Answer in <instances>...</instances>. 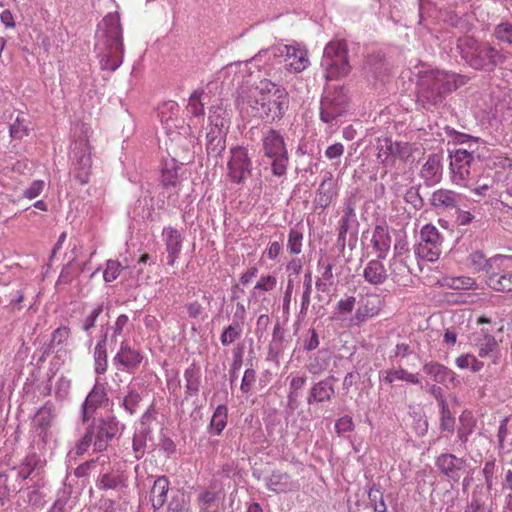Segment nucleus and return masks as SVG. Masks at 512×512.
I'll return each mask as SVG.
<instances>
[{"label": "nucleus", "instance_id": "0e129e2a", "mask_svg": "<svg viewBox=\"0 0 512 512\" xmlns=\"http://www.w3.org/2000/svg\"><path fill=\"white\" fill-rule=\"evenodd\" d=\"M200 512H207L212 503L216 500V494L212 491H205L199 495Z\"/></svg>", "mask_w": 512, "mask_h": 512}, {"label": "nucleus", "instance_id": "37998d69", "mask_svg": "<svg viewBox=\"0 0 512 512\" xmlns=\"http://www.w3.org/2000/svg\"><path fill=\"white\" fill-rule=\"evenodd\" d=\"M123 483L119 474L105 473L97 481V487L102 490L115 489Z\"/></svg>", "mask_w": 512, "mask_h": 512}, {"label": "nucleus", "instance_id": "bb28decb", "mask_svg": "<svg viewBox=\"0 0 512 512\" xmlns=\"http://www.w3.org/2000/svg\"><path fill=\"white\" fill-rule=\"evenodd\" d=\"M170 482L166 476L158 477L150 493V501L154 509H160L167 500Z\"/></svg>", "mask_w": 512, "mask_h": 512}, {"label": "nucleus", "instance_id": "393cba45", "mask_svg": "<svg viewBox=\"0 0 512 512\" xmlns=\"http://www.w3.org/2000/svg\"><path fill=\"white\" fill-rule=\"evenodd\" d=\"M371 244L377 252V257L379 259H385L391 246V236L388 228L376 226L372 234Z\"/></svg>", "mask_w": 512, "mask_h": 512}, {"label": "nucleus", "instance_id": "ea45409f", "mask_svg": "<svg viewBox=\"0 0 512 512\" xmlns=\"http://www.w3.org/2000/svg\"><path fill=\"white\" fill-rule=\"evenodd\" d=\"M161 183L166 188L177 187L179 184V175L178 168L175 164L171 166L165 165L161 173Z\"/></svg>", "mask_w": 512, "mask_h": 512}, {"label": "nucleus", "instance_id": "c03bdc74", "mask_svg": "<svg viewBox=\"0 0 512 512\" xmlns=\"http://www.w3.org/2000/svg\"><path fill=\"white\" fill-rule=\"evenodd\" d=\"M442 245H427V244H419L418 254L423 259H426L430 262H435L439 259L442 253Z\"/></svg>", "mask_w": 512, "mask_h": 512}, {"label": "nucleus", "instance_id": "338daca9", "mask_svg": "<svg viewBox=\"0 0 512 512\" xmlns=\"http://www.w3.org/2000/svg\"><path fill=\"white\" fill-rule=\"evenodd\" d=\"M45 186L44 181L42 180H36L34 181L28 189L25 190L24 196L28 199H34L38 197L41 192L43 191Z\"/></svg>", "mask_w": 512, "mask_h": 512}, {"label": "nucleus", "instance_id": "4be33fe9", "mask_svg": "<svg viewBox=\"0 0 512 512\" xmlns=\"http://www.w3.org/2000/svg\"><path fill=\"white\" fill-rule=\"evenodd\" d=\"M423 371L433 381L438 382L440 384L446 385L448 383H451L454 387L459 384V381L456 379V374L451 369L440 363H426L423 366Z\"/></svg>", "mask_w": 512, "mask_h": 512}, {"label": "nucleus", "instance_id": "c756f323", "mask_svg": "<svg viewBox=\"0 0 512 512\" xmlns=\"http://www.w3.org/2000/svg\"><path fill=\"white\" fill-rule=\"evenodd\" d=\"M334 196L335 192L331 182L327 180L322 181L314 199L315 207L320 209L327 208L332 203Z\"/></svg>", "mask_w": 512, "mask_h": 512}, {"label": "nucleus", "instance_id": "72a5a7b5", "mask_svg": "<svg viewBox=\"0 0 512 512\" xmlns=\"http://www.w3.org/2000/svg\"><path fill=\"white\" fill-rule=\"evenodd\" d=\"M443 285L454 290H469L476 287V281L468 276L445 277Z\"/></svg>", "mask_w": 512, "mask_h": 512}, {"label": "nucleus", "instance_id": "13d9d810", "mask_svg": "<svg viewBox=\"0 0 512 512\" xmlns=\"http://www.w3.org/2000/svg\"><path fill=\"white\" fill-rule=\"evenodd\" d=\"M502 490L506 493V505L512 510V469H508L502 480Z\"/></svg>", "mask_w": 512, "mask_h": 512}, {"label": "nucleus", "instance_id": "09e8293b", "mask_svg": "<svg viewBox=\"0 0 512 512\" xmlns=\"http://www.w3.org/2000/svg\"><path fill=\"white\" fill-rule=\"evenodd\" d=\"M242 329L239 323H233L229 325L221 334L220 341L223 345H230L236 339L240 338Z\"/></svg>", "mask_w": 512, "mask_h": 512}, {"label": "nucleus", "instance_id": "39448f33", "mask_svg": "<svg viewBox=\"0 0 512 512\" xmlns=\"http://www.w3.org/2000/svg\"><path fill=\"white\" fill-rule=\"evenodd\" d=\"M103 26L107 52L101 59V66L105 70L115 71L121 65L124 54L122 28L119 19L112 15L103 19Z\"/></svg>", "mask_w": 512, "mask_h": 512}, {"label": "nucleus", "instance_id": "473e14b6", "mask_svg": "<svg viewBox=\"0 0 512 512\" xmlns=\"http://www.w3.org/2000/svg\"><path fill=\"white\" fill-rule=\"evenodd\" d=\"M405 148H407L406 144L392 142L391 139L385 138L379 146L378 158L386 161L390 156L401 155Z\"/></svg>", "mask_w": 512, "mask_h": 512}, {"label": "nucleus", "instance_id": "a211bd4d", "mask_svg": "<svg viewBox=\"0 0 512 512\" xmlns=\"http://www.w3.org/2000/svg\"><path fill=\"white\" fill-rule=\"evenodd\" d=\"M108 401L103 385L96 383L82 404V420L87 422L94 417L95 412Z\"/></svg>", "mask_w": 512, "mask_h": 512}, {"label": "nucleus", "instance_id": "7c9ffc66", "mask_svg": "<svg viewBox=\"0 0 512 512\" xmlns=\"http://www.w3.org/2000/svg\"><path fill=\"white\" fill-rule=\"evenodd\" d=\"M333 395L334 388L329 381H320L312 387L308 403L329 401Z\"/></svg>", "mask_w": 512, "mask_h": 512}, {"label": "nucleus", "instance_id": "79ce46f5", "mask_svg": "<svg viewBox=\"0 0 512 512\" xmlns=\"http://www.w3.org/2000/svg\"><path fill=\"white\" fill-rule=\"evenodd\" d=\"M184 377L186 380V394L187 396H193L198 393L199 390V376L195 368H188L185 370Z\"/></svg>", "mask_w": 512, "mask_h": 512}, {"label": "nucleus", "instance_id": "f3484780", "mask_svg": "<svg viewBox=\"0 0 512 512\" xmlns=\"http://www.w3.org/2000/svg\"><path fill=\"white\" fill-rule=\"evenodd\" d=\"M435 464L446 477L458 481L466 465V460L450 453H442L436 458Z\"/></svg>", "mask_w": 512, "mask_h": 512}, {"label": "nucleus", "instance_id": "e2e57ef3", "mask_svg": "<svg viewBox=\"0 0 512 512\" xmlns=\"http://www.w3.org/2000/svg\"><path fill=\"white\" fill-rule=\"evenodd\" d=\"M354 429L352 417L345 415L339 418L335 423V430L338 434L350 432Z\"/></svg>", "mask_w": 512, "mask_h": 512}, {"label": "nucleus", "instance_id": "5fc2aeb1", "mask_svg": "<svg viewBox=\"0 0 512 512\" xmlns=\"http://www.w3.org/2000/svg\"><path fill=\"white\" fill-rule=\"evenodd\" d=\"M495 37L502 42L512 44V24L501 23L494 30Z\"/></svg>", "mask_w": 512, "mask_h": 512}, {"label": "nucleus", "instance_id": "864d4df0", "mask_svg": "<svg viewBox=\"0 0 512 512\" xmlns=\"http://www.w3.org/2000/svg\"><path fill=\"white\" fill-rule=\"evenodd\" d=\"M461 426L458 429V437L462 443H466L472 434L475 422L472 418H461Z\"/></svg>", "mask_w": 512, "mask_h": 512}, {"label": "nucleus", "instance_id": "774afa93", "mask_svg": "<svg viewBox=\"0 0 512 512\" xmlns=\"http://www.w3.org/2000/svg\"><path fill=\"white\" fill-rule=\"evenodd\" d=\"M306 383V377L305 376H295L291 379L290 382V394L289 397H297L298 391L301 390Z\"/></svg>", "mask_w": 512, "mask_h": 512}, {"label": "nucleus", "instance_id": "5701e85b", "mask_svg": "<svg viewBox=\"0 0 512 512\" xmlns=\"http://www.w3.org/2000/svg\"><path fill=\"white\" fill-rule=\"evenodd\" d=\"M473 345L478 349V355L485 358L498 349V342L487 329H480L471 337Z\"/></svg>", "mask_w": 512, "mask_h": 512}, {"label": "nucleus", "instance_id": "a18cd8bd", "mask_svg": "<svg viewBox=\"0 0 512 512\" xmlns=\"http://www.w3.org/2000/svg\"><path fill=\"white\" fill-rule=\"evenodd\" d=\"M494 183V180L489 175L484 176V170L479 175V177L476 178V181L473 185V192L479 196H486L488 191L492 188Z\"/></svg>", "mask_w": 512, "mask_h": 512}, {"label": "nucleus", "instance_id": "aec40b11", "mask_svg": "<svg viewBox=\"0 0 512 512\" xmlns=\"http://www.w3.org/2000/svg\"><path fill=\"white\" fill-rule=\"evenodd\" d=\"M462 195L447 189H439L433 192L430 202L431 205L439 212H446L457 209Z\"/></svg>", "mask_w": 512, "mask_h": 512}, {"label": "nucleus", "instance_id": "603ef678", "mask_svg": "<svg viewBox=\"0 0 512 512\" xmlns=\"http://www.w3.org/2000/svg\"><path fill=\"white\" fill-rule=\"evenodd\" d=\"M28 131L29 129L25 124L24 119H20L19 117H17L14 123H12L10 126V135L14 139H23L28 135Z\"/></svg>", "mask_w": 512, "mask_h": 512}, {"label": "nucleus", "instance_id": "a878e982", "mask_svg": "<svg viewBox=\"0 0 512 512\" xmlns=\"http://www.w3.org/2000/svg\"><path fill=\"white\" fill-rule=\"evenodd\" d=\"M266 486L275 493H287L295 488V483L288 473L274 471L267 479Z\"/></svg>", "mask_w": 512, "mask_h": 512}, {"label": "nucleus", "instance_id": "8fccbe9b", "mask_svg": "<svg viewBox=\"0 0 512 512\" xmlns=\"http://www.w3.org/2000/svg\"><path fill=\"white\" fill-rule=\"evenodd\" d=\"M122 270V266L118 260H108L106 268L103 272V278L106 282H112L117 279Z\"/></svg>", "mask_w": 512, "mask_h": 512}, {"label": "nucleus", "instance_id": "f03ea898", "mask_svg": "<svg viewBox=\"0 0 512 512\" xmlns=\"http://www.w3.org/2000/svg\"><path fill=\"white\" fill-rule=\"evenodd\" d=\"M467 83V78L444 70L424 72L419 80L420 96L432 104H437L443 98Z\"/></svg>", "mask_w": 512, "mask_h": 512}, {"label": "nucleus", "instance_id": "f257e3e1", "mask_svg": "<svg viewBox=\"0 0 512 512\" xmlns=\"http://www.w3.org/2000/svg\"><path fill=\"white\" fill-rule=\"evenodd\" d=\"M251 98L260 116L267 121L281 119L289 104L286 89L268 79H262L256 84Z\"/></svg>", "mask_w": 512, "mask_h": 512}, {"label": "nucleus", "instance_id": "4c0bfd02", "mask_svg": "<svg viewBox=\"0 0 512 512\" xmlns=\"http://www.w3.org/2000/svg\"><path fill=\"white\" fill-rule=\"evenodd\" d=\"M422 242L420 244L442 245V237L438 229L432 224H426L420 231Z\"/></svg>", "mask_w": 512, "mask_h": 512}, {"label": "nucleus", "instance_id": "4468645a", "mask_svg": "<svg viewBox=\"0 0 512 512\" xmlns=\"http://www.w3.org/2000/svg\"><path fill=\"white\" fill-rule=\"evenodd\" d=\"M383 306L384 300L379 294H366L361 297L352 321L359 325L368 319L374 318L380 313Z\"/></svg>", "mask_w": 512, "mask_h": 512}, {"label": "nucleus", "instance_id": "dca6fc26", "mask_svg": "<svg viewBox=\"0 0 512 512\" xmlns=\"http://www.w3.org/2000/svg\"><path fill=\"white\" fill-rule=\"evenodd\" d=\"M395 253L389 263V274L394 282H399L410 273L409 267L406 263V257L409 250L406 243H396L394 246Z\"/></svg>", "mask_w": 512, "mask_h": 512}, {"label": "nucleus", "instance_id": "49530a36", "mask_svg": "<svg viewBox=\"0 0 512 512\" xmlns=\"http://www.w3.org/2000/svg\"><path fill=\"white\" fill-rule=\"evenodd\" d=\"M179 111L178 104L176 102L170 101L164 103L160 108L159 116L161 118V122L165 124L167 127L170 126V122L173 121V117L177 115Z\"/></svg>", "mask_w": 512, "mask_h": 512}, {"label": "nucleus", "instance_id": "58836bf2", "mask_svg": "<svg viewBox=\"0 0 512 512\" xmlns=\"http://www.w3.org/2000/svg\"><path fill=\"white\" fill-rule=\"evenodd\" d=\"M318 267L319 271L321 273V277L317 280L316 286L319 288L323 282H328L329 284H332L333 282V265L331 261L328 259V257L322 256L318 260Z\"/></svg>", "mask_w": 512, "mask_h": 512}, {"label": "nucleus", "instance_id": "cd10ccee", "mask_svg": "<svg viewBox=\"0 0 512 512\" xmlns=\"http://www.w3.org/2000/svg\"><path fill=\"white\" fill-rule=\"evenodd\" d=\"M490 263L491 258L486 259L482 252L474 251L467 256L464 266L473 273L485 272L487 276L490 270Z\"/></svg>", "mask_w": 512, "mask_h": 512}, {"label": "nucleus", "instance_id": "c85d7f7f", "mask_svg": "<svg viewBox=\"0 0 512 512\" xmlns=\"http://www.w3.org/2000/svg\"><path fill=\"white\" fill-rule=\"evenodd\" d=\"M440 158L438 155H430L426 163L422 166L421 176L426 181L434 184L440 179Z\"/></svg>", "mask_w": 512, "mask_h": 512}, {"label": "nucleus", "instance_id": "2f4dec72", "mask_svg": "<svg viewBox=\"0 0 512 512\" xmlns=\"http://www.w3.org/2000/svg\"><path fill=\"white\" fill-rule=\"evenodd\" d=\"M383 380L389 384L396 380L405 381L412 384L420 383V379L417 374L408 372L403 368H393L384 372Z\"/></svg>", "mask_w": 512, "mask_h": 512}, {"label": "nucleus", "instance_id": "f8f14e48", "mask_svg": "<svg viewBox=\"0 0 512 512\" xmlns=\"http://www.w3.org/2000/svg\"><path fill=\"white\" fill-rule=\"evenodd\" d=\"M231 157L228 161L227 176L233 183H241L251 174L252 162L248 156V151L242 146L231 149Z\"/></svg>", "mask_w": 512, "mask_h": 512}, {"label": "nucleus", "instance_id": "6e6d98bb", "mask_svg": "<svg viewBox=\"0 0 512 512\" xmlns=\"http://www.w3.org/2000/svg\"><path fill=\"white\" fill-rule=\"evenodd\" d=\"M356 298L354 296H346L340 299L336 304V312L339 315H348L355 308Z\"/></svg>", "mask_w": 512, "mask_h": 512}, {"label": "nucleus", "instance_id": "7ed1b4c3", "mask_svg": "<svg viewBox=\"0 0 512 512\" xmlns=\"http://www.w3.org/2000/svg\"><path fill=\"white\" fill-rule=\"evenodd\" d=\"M263 60L278 64L283 63L286 70L295 73L304 71L310 64L308 53L305 49L296 45L285 44H276L261 50L251 59V61L256 63Z\"/></svg>", "mask_w": 512, "mask_h": 512}, {"label": "nucleus", "instance_id": "052dcab7", "mask_svg": "<svg viewBox=\"0 0 512 512\" xmlns=\"http://www.w3.org/2000/svg\"><path fill=\"white\" fill-rule=\"evenodd\" d=\"M146 449V436L144 433H136L133 437V451L136 459H140Z\"/></svg>", "mask_w": 512, "mask_h": 512}, {"label": "nucleus", "instance_id": "ddd939ff", "mask_svg": "<svg viewBox=\"0 0 512 512\" xmlns=\"http://www.w3.org/2000/svg\"><path fill=\"white\" fill-rule=\"evenodd\" d=\"M120 427L119 421L112 416L106 419H100L97 427L94 429V451L102 452L107 449L111 441L118 433Z\"/></svg>", "mask_w": 512, "mask_h": 512}, {"label": "nucleus", "instance_id": "9d476101", "mask_svg": "<svg viewBox=\"0 0 512 512\" xmlns=\"http://www.w3.org/2000/svg\"><path fill=\"white\" fill-rule=\"evenodd\" d=\"M210 130L207 132L208 153L220 154L225 149V138L229 128L227 112L215 107L210 110Z\"/></svg>", "mask_w": 512, "mask_h": 512}, {"label": "nucleus", "instance_id": "0eeeda50", "mask_svg": "<svg viewBox=\"0 0 512 512\" xmlns=\"http://www.w3.org/2000/svg\"><path fill=\"white\" fill-rule=\"evenodd\" d=\"M321 65L327 80L345 77L350 72L347 44L343 40L330 41L324 48Z\"/></svg>", "mask_w": 512, "mask_h": 512}, {"label": "nucleus", "instance_id": "69168bd1", "mask_svg": "<svg viewBox=\"0 0 512 512\" xmlns=\"http://www.w3.org/2000/svg\"><path fill=\"white\" fill-rule=\"evenodd\" d=\"M103 308L102 305H98L87 315L85 320L83 321V330L88 331L92 327L95 326V321L98 318V316L102 313Z\"/></svg>", "mask_w": 512, "mask_h": 512}, {"label": "nucleus", "instance_id": "20e7f679", "mask_svg": "<svg viewBox=\"0 0 512 512\" xmlns=\"http://www.w3.org/2000/svg\"><path fill=\"white\" fill-rule=\"evenodd\" d=\"M459 48L462 58L474 69L493 70L496 65L503 63L505 57L487 43H479L467 37L460 40Z\"/></svg>", "mask_w": 512, "mask_h": 512}, {"label": "nucleus", "instance_id": "4d7b16f0", "mask_svg": "<svg viewBox=\"0 0 512 512\" xmlns=\"http://www.w3.org/2000/svg\"><path fill=\"white\" fill-rule=\"evenodd\" d=\"M93 435H94V429L89 428L87 430V432L85 433V435L80 439V441L77 443V445L75 447L76 455H78V456L83 455L88 450L90 445L92 443L94 444Z\"/></svg>", "mask_w": 512, "mask_h": 512}, {"label": "nucleus", "instance_id": "f704fd0d", "mask_svg": "<svg viewBox=\"0 0 512 512\" xmlns=\"http://www.w3.org/2000/svg\"><path fill=\"white\" fill-rule=\"evenodd\" d=\"M277 286V278L272 275H262L253 288L252 295L261 297L263 293L273 291Z\"/></svg>", "mask_w": 512, "mask_h": 512}, {"label": "nucleus", "instance_id": "a19ab883", "mask_svg": "<svg viewBox=\"0 0 512 512\" xmlns=\"http://www.w3.org/2000/svg\"><path fill=\"white\" fill-rule=\"evenodd\" d=\"M303 233L295 228L288 233L287 249L291 254L298 255L302 251Z\"/></svg>", "mask_w": 512, "mask_h": 512}, {"label": "nucleus", "instance_id": "1a4fd4ad", "mask_svg": "<svg viewBox=\"0 0 512 512\" xmlns=\"http://www.w3.org/2000/svg\"><path fill=\"white\" fill-rule=\"evenodd\" d=\"M486 284L497 292H512V255L498 254L491 257Z\"/></svg>", "mask_w": 512, "mask_h": 512}, {"label": "nucleus", "instance_id": "bf43d9fd", "mask_svg": "<svg viewBox=\"0 0 512 512\" xmlns=\"http://www.w3.org/2000/svg\"><path fill=\"white\" fill-rule=\"evenodd\" d=\"M188 109L190 113L194 116H202L204 114V105L201 102L200 95L197 92H194L190 96Z\"/></svg>", "mask_w": 512, "mask_h": 512}, {"label": "nucleus", "instance_id": "c9c22d12", "mask_svg": "<svg viewBox=\"0 0 512 512\" xmlns=\"http://www.w3.org/2000/svg\"><path fill=\"white\" fill-rule=\"evenodd\" d=\"M95 372L104 374L107 371V351L105 347V339L96 344L94 349Z\"/></svg>", "mask_w": 512, "mask_h": 512}, {"label": "nucleus", "instance_id": "423d86ee", "mask_svg": "<svg viewBox=\"0 0 512 512\" xmlns=\"http://www.w3.org/2000/svg\"><path fill=\"white\" fill-rule=\"evenodd\" d=\"M452 182L460 187L470 188L474 185L476 178L482 173L483 168L479 161H476L473 154L465 149H457L450 162Z\"/></svg>", "mask_w": 512, "mask_h": 512}, {"label": "nucleus", "instance_id": "3c124183", "mask_svg": "<svg viewBox=\"0 0 512 512\" xmlns=\"http://www.w3.org/2000/svg\"><path fill=\"white\" fill-rule=\"evenodd\" d=\"M141 401V396L139 393L135 391H130L122 402V407L129 413L134 414L136 412V408L138 407Z\"/></svg>", "mask_w": 512, "mask_h": 512}, {"label": "nucleus", "instance_id": "412c9836", "mask_svg": "<svg viewBox=\"0 0 512 512\" xmlns=\"http://www.w3.org/2000/svg\"><path fill=\"white\" fill-rule=\"evenodd\" d=\"M164 242L167 251L168 265L174 266L182 249V235L179 230L173 227H166L163 230Z\"/></svg>", "mask_w": 512, "mask_h": 512}, {"label": "nucleus", "instance_id": "6ab92c4d", "mask_svg": "<svg viewBox=\"0 0 512 512\" xmlns=\"http://www.w3.org/2000/svg\"><path fill=\"white\" fill-rule=\"evenodd\" d=\"M80 155L77 156L75 166V177L81 184H86L89 181L92 167V147L88 140L79 144Z\"/></svg>", "mask_w": 512, "mask_h": 512}, {"label": "nucleus", "instance_id": "e433bc0d", "mask_svg": "<svg viewBox=\"0 0 512 512\" xmlns=\"http://www.w3.org/2000/svg\"><path fill=\"white\" fill-rule=\"evenodd\" d=\"M227 407L225 405H219L212 416L210 426L213 429V431L219 435L227 424Z\"/></svg>", "mask_w": 512, "mask_h": 512}, {"label": "nucleus", "instance_id": "6e6552de", "mask_svg": "<svg viewBox=\"0 0 512 512\" xmlns=\"http://www.w3.org/2000/svg\"><path fill=\"white\" fill-rule=\"evenodd\" d=\"M262 142L264 155L271 160L273 175H285L289 157L283 136L278 131L269 129L264 133Z\"/></svg>", "mask_w": 512, "mask_h": 512}, {"label": "nucleus", "instance_id": "9b49d317", "mask_svg": "<svg viewBox=\"0 0 512 512\" xmlns=\"http://www.w3.org/2000/svg\"><path fill=\"white\" fill-rule=\"evenodd\" d=\"M348 108V98L342 88L328 90L321 100L320 118L330 123L343 116Z\"/></svg>", "mask_w": 512, "mask_h": 512}, {"label": "nucleus", "instance_id": "b1692460", "mask_svg": "<svg viewBox=\"0 0 512 512\" xmlns=\"http://www.w3.org/2000/svg\"><path fill=\"white\" fill-rule=\"evenodd\" d=\"M363 277L372 285L383 284L388 278V273L381 259L370 260L364 268Z\"/></svg>", "mask_w": 512, "mask_h": 512}, {"label": "nucleus", "instance_id": "2eb2a0df", "mask_svg": "<svg viewBox=\"0 0 512 512\" xmlns=\"http://www.w3.org/2000/svg\"><path fill=\"white\" fill-rule=\"evenodd\" d=\"M143 355L139 350L132 348L128 341H122L120 349L113 357V364L121 366L128 372H134L140 366Z\"/></svg>", "mask_w": 512, "mask_h": 512}, {"label": "nucleus", "instance_id": "680f3d73", "mask_svg": "<svg viewBox=\"0 0 512 512\" xmlns=\"http://www.w3.org/2000/svg\"><path fill=\"white\" fill-rule=\"evenodd\" d=\"M256 380V372L254 369H246L242 378L240 389L243 393H249Z\"/></svg>", "mask_w": 512, "mask_h": 512}, {"label": "nucleus", "instance_id": "de8ad7c7", "mask_svg": "<svg viewBox=\"0 0 512 512\" xmlns=\"http://www.w3.org/2000/svg\"><path fill=\"white\" fill-rule=\"evenodd\" d=\"M441 422L440 427L444 431L453 432L455 426V419L452 416L451 411L447 403L444 400H441Z\"/></svg>", "mask_w": 512, "mask_h": 512}]
</instances>
